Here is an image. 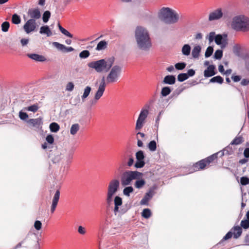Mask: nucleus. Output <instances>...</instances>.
I'll list each match as a JSON object with an SVG mask.
<instances>
[{
    "mask_svg": "<svg viewBox=\"0 0 249 249\" xmlns=\"http://www.w3.org/2000/svg\"><path fill=\"white\" fill-rule=\"evenodd\" d=\"M119 180L117 179H112L108 183L106 198V202L108 206L111 204L113 196L119 190Z\"/></svg>",
    "mask_w": 249,
    "mask_h": 249,
    "instance_id": "6",
    "label": "nucleus"
},
{
    "mask_svg": "<svg viewBox=\"0 0 249 249\" xmlns=\"http://www.w3.org/2000/svg\"><path fill=\"white\" fill-rule=\"evenodd\" d=\"M244 155L245 158H249V148H246L244 151Z\"/></svg>",
    "mask_w": 249,
    "mask_h": 249,
    "instance_id": "64",
    "label": "nucleus"
},
{
    "mask_svg": "<svg viewBox=\"0 0 249 249\" xmlns=\"http://www.w3.org/2000/svg\"><path fill=\"white\" fill-rule=\"evenodd\" d=\"M27 14L30 18V19H34L35 21L40 19L41 16V12L38 8L29 9Z\"/></svg>",
    "mask_w": 249,
    "mask_h": 249,
    "instance_id": "14",
    "label": "nucleus"
},
{
    "mask_svg": "<svg viewBox=\"0 0 249 249\" xmlns=\"http://www.w3.org/2000/svg\"><path fill=\"white\" fill-rule=\"evenodd\" d=\"M223 79L220 76H216L213 77L210 80V82L212 83H218L219 84H222L223 82Z\"/></svg>",
    "mask_w": 249,
    "mask_h": 249,
    "instance_id": "35",
    "label": "nucleus"
},
{
    "mask_svg": "<svg viewBox=\"0 0 249 249\" xmlns=\"http://www.w3.org/2000/svg\"><path fill=\"white\" fill-rule=\"evenodd\" d=\"M60 32L64 35L70 38H72L73 37V35L64 28H63Z\"/></svg>",
    "mask_w": 249,
    "mask_h": 249,
    "instance_id": "58",
    "label": "nucleus"
},
{
    "mask_svg": "<svg viewBox=\"0 0 249 249\" xmlns=\"http://www.w3.org/2000/svg\"><path fill=\"white\" fill-rule=\"evenodd\" d=\"M243 142V138L242 136L236 137L233 141L231 142V144L232 145H238L241 144Z\"/></svg>",
    "mask_w": 249,
    "mask_h": 249,
    "instance_id": "33",
    "label": "nucleus"
},
{
    "mask_svg": "<svg viewBox=\"0 0 249 249\" xmlns=\"http://www.w3.org/2000/svg\"><path fill=\"white\" fill-rule=\"evenodd\" d=\"M134 191V189L132 187L128 186L124 188L123 190L124 194L127 196H130V194Z\"/></svg>",
    "mask_w": 249,
    "mask_h": 249,
    "instance_id": "39",
    "label": "nucleus"
},
{
    "mask_svg": "<svg viewBox=\"0 0 249 249\" xmlns=\"http://www.w3.org/2000/svg\"><path fill=\"white\" fill-rule=\"evenodd\" d=\"M106 86V84L105 83V78L103 77L101 79L98 90L95 94L94 100L95 101H98L102 96L105 90Z\"/></svg>",
    "mask_w": 249,
    "mask_h": 249,
    "instance_id": "13",
    "label": "nucleus"
},
{
    "mask_svg": "<svg viewBox=\"0 0 249 249\" xmlns=\"http://www.w3.org/2000/svg\"><path fill=\"white\" fill-rule=\"evenodd\" d=\"M142 176L143 175H141L139 177L138 179H135L136 180L134 183V186L135 188L137 189H141L146 184L145 180L142 178Z\"/></svg>",
    "mask_w": 249,
    "mask_h": 249,
    "instance_id": "20",
    "label": "nucleus"
},
{
    "mask_svg": "<svg viewBox=\"0 0 249 249\" xmlns=\"http://www.w3.org/2000/svg\"><path fill=\"white\" fill-rule=\"evenodd\" d=\"M114 61V57H111L89 62L88 66L95 69L97 72H107L110 70L107 76L106 81L107 84L113 83L118 80L122 71V68L120 66L115 65L112 67Z\"/></svg>",
    "mask_w": 249,
    "mask_h": 249,
    "instance_id": "1",
    "label": "nucleus"
},
{
    "mask_svg": "<svg viewBox=\"0 0 249 249\" xmlns=\"http://www.w3.org/2000/svg\"><path fill=\"white\" fill-rule=\"evenodd\" d=\"M186 66L185 62L178 63L175 64V67L177 70H182L184 69Z\"/></svg>",
    "mask_w": 249,
    "mask_h": 249,
    "instance_id": "45",
    "label": "nucleus"
},
{
    "mask_svg": "<svg viewBox=\"0 0 249 249\" xmlns=\"http://www.w3.org/2000/svg\"><path fill=\"white\" fill-rule=\"evenodd\" d=\"M188 78L186 73H182L178 75V80L179 82H183Z\"/></svg>",
    "mask_w": 249,
    "mask_h": 249,
    "instance_id": "41",
    "label": "nucleus"
},
{
    "mask_svg": "<svg viewBox=\"0 0 249 249\" xmlns=\"http://www.w3.org/2000/svg\"><path fill=\"white\" fill-rule=\"evenodd\" d=\"M148 114L149 111L148 109L145 108L142 109L136 121L135 130L140 131L142 129L146 122V119Z\"/></svg>",
    "mask_w": 249,
    "mask_h": 249,
    "instance_id": "8",
    "label": "nucleus"
},
{
    "mask_svg": "<svg viewBox=\"0 0 249 249\" xmlns=\"http://www.w3.org/2000/svg\"><path fill=\"white\" fill-rule=\"evenodd\" d=\"M220 44L221 48L224 49L226 47L228 44V36L227 34H223V37Z\"/></svg>",
    "mask_w": 249,
    "mask_h": 249,
    "instance_id": "34",
    "label": "nucleus"
},
{
    "mask_svg": "<svg viewBox=\"0 0 249 249\" xmlns=\"http://www.w3.org/2000/svg\"><path fill=\"white\" fill-rule=\"evenodd\" d=\"M171 92V89L170 87H165L162 88L161 90V95L163 97H165L169 94H170Z\"/></svg>",
    "mask_w": 249,
    "mask_h": 249,
    "instance_id": "32",
    "label": "nucleus"
},
{
    "mask_svg": "<svg viewBox=\"0 0 249 249\" xmlns=\"http://www.w3.org/2000/svg\"><path fill=\"white\" fill-rule=\"evenodd\" d=\"M154 193V190L153 189H150L149 191L145 194L143 198L141 200L140 204L141 205H147L148 201L153 197Z\"/></svg>",
    "mask_w": 249,
    "mask_h": 249,
    "instance_id": "17",
    "label": "nucleus"
},
{
    "mask_svg": "<svg viewBox=\"0 0 249 249\" xmlns=\"http://www.w3.org/2000/svg\"><path fill=\"white\" fill-rule=\"evenodd\" d=\"M148 148L151 151H155L157 149V143L155 141H151L148 144Z\"/></svg>",
    "mask_w": 249,
    "mask_h": 249,
    "instance_id": "38",
    "label": "nucleus"
},
{
    "mask_svg": "<svg viewBox=\"0 0 249 249\" xmlns=\"http://www.w3.org/2000/svg\"><path fill=\"white\" fill-rule=\"evenodd\" d=\"M79 125L78 124H75L71 125L70 129V133L71 135H74L79 130Z\"/></svg>",
    "mask_w": 249,
    "mask_h": 249,
    "instance_id": "30",
    "label": "nucleus"
},
{
    "mask_svg": "<svg viewBox=\"0 0 249 249\" xmlns=\"http://www.w3.org/2000/svg\"><path fill=\"white\" fill-rule=\"evenodd\" d=\"M60 193L59 190H57L53 196L52 203L51 206V212L52 213H53L58 204L59 198H60Z\"/></svg>",
    "mask_w": 249,
    "mask_h": 249,
    "instance_id": "15",
    "label": "nucleus"
},
{
    "mask_svg": "<svg viewBox=\"0 0 249 249\" xmlns=\"http://www.w3.org/2000/svg\"><path fill=\"white\" fill-rule=\"evenodd\" d=\"M223 16V13L221 8H218L211 12L209 15L208 20L210 21L217 20Z\"/></svg>",
    "mask_w": 249,
    "mask_h": 249,
    "instance_id": "11",
    "label": "nucleus"
},
{
    "mask_svg": "<svg viewBox=\"0 0 249 249\" xmlns=\"http://www.w3.org/2000/svg\"><path fill=\"white\" fill-rule=\"evenodd\" d=\"M240 84L243 86L249 85V78L243 79L241 80Z\"/></svg>",
    "mask_w": 249,
    "mask_h": 249,
    "instance_id": "60",
    "label": "nucleus"
},
{
    "mask_svg": "<svg viewBox=\"0 0 249 249\" xmlns=\"http://www.w3.org/2000/svg\"><path fill=\"white\" fill-rule=\"evenodd\" d=\"M241 50V47L240 44H236L233 46L232 51L234 53H238Z\"/></svg>",
    "mask_w": 249,
    "mask_h": 249,
    "instance_id": "49",
    "label": "nucleus"
},
{
    "mask_svg": "<svg viewBox=\"0 0 249 249\" xmlns=\"http://www.w3.org/2000/svg\"><path fill=\"white\" fill-rule=\"evenodd\" d=\"M39 24V22L35 21L34 19H29L25 22L23 28L26 33L29 34L36 31Z\"/></svg>",
    "mask_w": 249,
    "mask_h": 249,
    "instance_id": "9",
    "label": "nucleus"
},
{
    "mask_svg": "<svg viewBox=\"0 0 249 249\" xmlns=\"http://www.w3.org/2000/svg\"><path fill=\"white\" fill-rule=\"evenodd\" d=\"M135 37L138 47L143 51L149 50L152 46L151 39L147 31L142 27H137Z\"/></svg>",
    "mask_w": 249,
    "mask_h": 249,
    "instance_id": "2",
    "label": "nucleus"
},
{
    "mask_svg": "<svg viewBox=\"0 0 249 249\" xmlns=\"http://www.w3.org/2000/svg\"><path fill=\"white\" fill-rule=\"evenodd\" d=\"M214 66L211 65L208 67L207 69L204 71V75L205 77H211L216 74L215 72Z\"/></svg>",
    "mask_w": 249,
    "mask_h": 249,
    "instance_id": "18",
    "label": "nucleus"
},
{
    "mask_svg": "<svg viewBox=\"0 0 249 249\" xmlns=\"http://www.w3.org/2000/svg\"><path fill=\"white\" fill-rule=\"evenodd\" d=\"M201 51V47L199 45L196 46L194 47L192 52V55L194 58H198L199 56V53Z\"/></svg>",
    "mask_w": 249,
    "mask_h": 249,
    "instance_id": "26",
    "label": "nucleus"
},
{
    "mask_svg": "<svg viewBox=\"0 0 249 249\" xmlns=\"http://www.w3.org/2000/svg\"><path fill=\"white\" fill-rule=\"evenodd\" d=\"M151 213L149 209H144L142 212V216L145 218H148L150 217Z\"/></svg>",
    "mask_w": 249,
    "mask_h": 249,
    "instance_id": "40",
    "label": "nucleus"
},
{
    "mask_svg": "<svg viewBox=\"0 0 249 249\" xmlns=\"http://www.w3.org/2000/svg\"><path fill=\"white\" fill-rule=\"evenodd\" d=\"M223 55V52L222 50H216L214 54V57L216 59H220L221 58Z\"/></svg>",
    "mask_w": 249,
    "mask_h": 249,
    "instance_id": "47",
    "label": "nucleus"
},
{
    "mask_svg": "<svg viewBox=\"0 0 249 249\" xmlns=\"http://www.w3.org/2000/svg\"><path fill=\"white\" fill-rule=\"evenodd\" d=\"M128 157H129V160H128V161L127 162V165L128 166H131L133 164V163H134V158L133 157V156L132 155H129L128 156Z\"/></svg>",
    "mask_w": 249,
    "mask_h": 249,
    "instance_id": "61",
    "label": "nucleus"
},
{
    "mask_svg": "<svg viewBox=\"0 0 249 249\" xmlns=\"http://www.w3.org/2000/svg\"><path fill=\"white\" fill-rule=\"evenodd\" d=\"M231 78L234 82H238L241 80V76L233 74Z\"/></svg>",
    "mask_w": 249,
    "mask_h": 249,
    "instance_id": "59",
    "label": "nucleus"
},
{
    "mask_svg": "<svg viewBox=\"0 0 249 249\" xmlns=\"http://www.w3.org/2000/svg\"><path fill=\"white\" fill-rule=\"evenodd\" d=\"M181 52L184 55L188 56L190 54L191 52V47L188 44H185L183 46L181 50Z\"/></svg>",
    "mask_w": 249,
    "mask_h": 249,
    "instance_id": "27",
    "label": "nucleus"
},
{
    "mask_svg": "<svg viewBox=\"0 0 249 249\" xmlns=\"http://www.w3.org/2000/svg\"><path fill=\"white\" fill-rule=\"evenodd\" d=\"M19 117L22 120H25L28 118V115L27 113L20 111L19 112Z\"/></svg>",
    "mask_w": 249,
    "mask_h": 249,
    "instance_id": "54",
    "label": "nucleus"
},
{
    "mask_svg": "<svg viewBox=\"0 0 249 249\" xmlns=\"http://www.w3.org/2000/svg\"><path fill=\"white\" fill-rule=\"evenodd\" d=\"M232 231H230L223 237V238L222 239V241H225L229 239H231L232 237Z\"/></svg>",
    "mask_w": 249,
    "mask_h": 249,
    "instance_id": "56",
    "label": "nucleus"
},
{
    "mask_svg": "<svg viewBox=\"0 0 249 249\" xmlns=\"http://www.w3.org/2000/svg\"><path fill=\"white\" fill-rule=\"evenodd\" d=\"M141 175H143V174L137 171H125L122 176L121 179V184L123 186L130 185L133 180L138 179Z\"/></svg>",
    "mask_w": 249,
    "mask_h": 249,
    "instance_id": "7",
    "label": "nucleus"
},
{
    "mask_svg": "<svg viewBox=\"0 0 249 249\" xmlns=\"http://www.w3.org/2000/svg\"><path fill=\"white\" fill-rule=\"evenodd\" d=\"M114 204L115 205L121 206L122 204V199L118 196H115L114 198Z\"/></svg>",
    "mask_w": 249,
    "mask_h": 249,
    "instance_id": "53",
    "label": "nucleus"
},
{
    "mask_svg": "<svg viewBox=\"0 0 249 249\" xmlns=\"http://www.w3.org/2000/svg\"><path fill=\"white\" fill-rule=\"evenodd\" d=\"M91 90V88L89 86H87L85 88L83 94L81 96V98L83 101H84L85 99L88 97Z\"/></svg>",
    "mask_w": 249,
    "mask_h": 249,
    "instance_id": "28",
    "label": "nucleus"
},
{
    "mask_svg": "<svg viewBox=\"0 0 249 249\" xmlns=\"http://www.w3.org/2000/svg\"><path fill=\"white\" fill-rule=\"evenodd\" d=\"M34 227L36 230L39 231L42 228V223L39 220L36 221L34 223Z\"/></svg>",
    "mask_w": 249,
    "mask_h": 249,
    "instance_id": "55",
    "label": "nucleus"
},
{
    "mask_svg": "<svg viewBox=\"0 0 249 249\" xmlns=\"http://www.w3.org/2000/svg\"><path fill=\"white\" fill-rule=\"evenodd\" d=\"M90 55V53L88 50H84L79 53V57L81 58H87Z\"/></svg>",
    "mask_w": 249,
    "mask_h": 249,
    "instance_id": "42",
    "label": "nucleus"
},
{
    "mask_svg": "<svg viewBox=\"0 0 249 249\" xmlns=\"http://www.w3.org/2000/svg\"><path fill=\"white\" fill-rule=\"evenodd\" d=\"M231 231H233V238L237 239L239 238L242 234V229L240 226H234L231 229Z\"/></svg>",
    "mask_w": 249,
    "mask_h": 249,
    "instance_id": "19",
    "label": "nucleus"
},
{
    "mask_svg": "<svg viewBox=\"0 0 249 249\" xmlns=\"http://www.w3.org/2000/svg\"><path fill=\"white\" fill-rule=\"evenodd\" d=\"M51 17V12L49 11H46L43 14L42 20L44 23H47Z\"/></svg>",
    "mask_w": 249,
    "mask_h": 249,
    "instance_id": "37",
    "label": "nucleus"
},
{
    "mask_svg": "<svg viewBox=\"0 0 249 249\" xmlns=\"http://www.w3.org/2000/svg\"><path fill=\"white\" fill-rule=\"evenodd\" d=\"M53 44L57 49L64 53L71 52L74 51V49L72 47H66L64 45L57 42H53Z\"/></svg>",
    "mask_w": 249,
    "mask_h": 249,
    "instance_id": "16",
    "label": "nucleus"
},
{
    "mask_svg": "<svg viewBox=\"0 0 249 249\" xmlns=\"http://www.w3.org/2000/svg\"><path fill=\"white\" fill-rule=\"evenodd\" d=\"M12 22L15 24H18L21 22L20 17L16 14H14L12 17Z\"/></svg>",
    "mask_w": 249,
    "mask_h": 249,
    "instance_id": "36",
    "label": "nucleus"
},
{
    "mask_svg": "<svg viewBox=\"0 0 249 249\" xmlns=\"http://www.w3.org/2000/svg\"><path fill=\"white\" fill-rule=\"evenodd\" d=\"M213 48L211 46H209L205 52V56L206 57H210L213 53Z\"/></svg>",
    "mask_w": 249,
    "mask_h": 249,
    "instance_id": "46",
    "label": "nucleus"
},
{
    "mask_svg": "<svg viewBox=\"0 0 249 249\" xmlns=\"http://www.w3.org/2000/svg\"><path fill=\"white\" fill-rule=\"evenodd\" d=\"M240 183L242 185H247L249 184V178L246 177H241L240 178Z\"/></svg>",
    "mask_w": 249,
    "mask_h": 249,
    "instance_id": "48",
    "label": "nucleus"
},
{
    "mask_svg": "<svg viewBox=\"0 0 249 249\" xmlns=\"http://www.w3.org/2000/svg\"><path fill=\"white\" fill-rule=\"evenodd\" d=\"M241 226L245 229L249 228V221L247 219L242 220L241 222Z\"/></svg>",
    "mask_w": 249,
    "mask_h": 249,
    "instance_id": "51",
    "label": "nucleus"
},
{
    "mask_svg": "<svg viewBox=\"0 0 249 249\" xmlns=\"http://www.w3.org/2000/svg\"><path fill=\"white\" fill-rule=\"evenodd\" d=\"M1 30L4 32H6L8 31L10 27V24L8 21H4L1 24Z\"/></svg>",
    "mask_w": 249,
    "mask_h": 249,
    "instance_id": "43",
    "label": "nucleus"
},
{
    "mask_svg": "<svg viewBox=\"0 0 249 249\" xmlns=\"http://www.w3.org/2000/svg\"><path fill=\"white\" fill-rule=\"evenodd\" d=\"M74 87L73 83L71 82H70L67 83L66 87V90L69 91H71L73 90Z\"/></svg>",
    "mask_w": 249,
    "mask_h": 249,
    "instance_id": "52",
    "label": "nucleus"
},
{
    "mask_svg": "<svg viewBox=\"0 0 249 249\" xmlns=\"http://www.w3.org/2000/svg\"><path fill=\"white\" fill-rule=\"evenodd\" d=\"M223 37V35H217L215 36V42L216 44L219 45L221 44V41Z\"/></svg>",
    "mask_w": 249,
    "mask_h": 249,
    "instance_id": "50",
    "label": "nucleus"
},
{
    "mask_svg": "<svg viewBox=\"0 0 249 249\" xmlns=\"http://www.w3.org/2000/svg\"><path fill=\"white\" fill-rule=\"evenodd\" d=\"M136 162L134 166L137 168H140L143 167L145 165V162L144 161V155L143 152L142 150L138 151L136 153Z\"/></svg>",
    "mask_w": 249,
    "mask_h": 249,
    "instance_id": "12",
    "label": "nucleus"
},
{
    "mask_svg": "<svg viewBox=\"0 0 249 249\" xmlns=\"http://www.w3.org/2000/svg\"><path fill=\"white\" fill-rule=\"evenodd\" d=\"M214 39H215V33L211 32L209 35V40L210 42H212Z\"/></svg>",
    "mask_w": 249,
    "mask_h": 249,
    "instance_id": "63",
    "label": "nucleus"
},
{
    "mask_svg": "<svg viewBox=\"0 0 249 249\" xmlns=\"http://www.w3.org/2000/svg\"><path fill=\"white\" fill-rule=\"evenodd\" d=\"M27 56L31 59L36 61L42 62L45 60L44 56L36 53L28 54Z\"/></svg>",
    "mask_w": 249,
    "mask_h": 249,
    "instance_id": "21",
    "label": "nucleus"
},
{
    "mask_svg": "<svg viewBox=\"0 0 249 249\" xmlns=\"http://www.w3.org/2000/svg\"><path fill=\"white\" fill-rule=\"evenodd\" d=\"M39 33L46 35L47 36H50L52 35V32L47 25L41 26L40 28Z\"/></svg>",
    "mask_w": 249,
    "mask_h": 249,
    "instance_id": "22",
    "label": "nucleus"
},
{
    "mask_svg": "<svg viewBox=\"0 0 249 249\" xmlns=\"http://www.w3.org/2000/svg\"><path fill=\"white\" fill-rule=\"evenodd\" d=\"M46 140L50 144H53L54 142V138L52 135H48L46 138Z\"/></svg>",
    "mask_w": 249,
    "mask_h": 249,
    "instance_id": "57",
    "label": "nucleus"
},
{
    "mask_svg": "<svg viewBox=\"0 0 249 249\" xmlns=\"http://www.w3.org/2000/svg\"><path fill=\"white\" fill-rule=\"evenodd\" d=\"M69 165H65L63 166H61L60 169V172L62 173V176L66 175L69 171Z\"/></svg>",
    "mask_w": 249,
    "mask_h": 249,
    "instance_id": "44",
    "label": "nucleus"
},
{
    "mask_svg": "<svg viewBox=\"0 0 249 249\" xmlns=\"http://www.w3.org/2000/svg\"><path fill=\"white\" fill-rule=\"evenodd\" d=\"M33 238H35L36 236L32 233H28L25 238L21 242L18 243L13 249H18L21 248H27L28 246L32 243L31 240Z\"/></svg>",
    "mask_w": 249,
    "mask_h": 249,
    "instance_id": "10",
    "label": "nucleus"
},
{
    "mask_svg": "<svg viewBox=\"0 0 249 249\" xmlns=\"http://www.w3.org/2000/svg\"><path fill=\"white\" fill-rule=\"evenodd\" d=\"M39 108V106L37 104H34L31 106L24 108V110L33 112H36Z\"/></svg>",
    "mask_w": 249,
    "mask_h": 249,
    "instance_id": "31",
    "label": "nucleus"
},
{
    "mask_svg": "<svg viewBox=\"0 0 249 249\" xmlns=\"http://www.w3.org/2000/svg\"><path fill=\"white\" fill-rule=\"evenodd\" d=\"M159 17L167 24L176 23L180 18L178 12L169 7H162L159 13Z\"/></svg>",
    "mask_w": 249,
    "mask_h": 249,
    "instance_id": "3",
    "label": "nucleus"
},
{
    "mask_svg": "<svg viewBox=\"0 0 249 249\" xmlns=\"http://www.w3.org/2000/svg\"><path fill=\"white\" fill-rule=\"evenodd\" d=\"M50 129L52 132H57L60 129L59 124L56 123H52L50 124Z\"/></svg>",
    "mask_w": 249,
    "mask_h": 249,
    "instance_id": "29",
    "label": "nucleus"
},
{
    "mask_svg": "<svg viewBox=\"0 0 249 249\" xmlns=\"http://www.w3.org/2000/svg\"><path fill=\"white\" fill-rule=\"evenodd\" d=\"M107 46V42L105 40H102L98 43L95 49L97 51H101L106 49Z\"/></svg>",
    "mask_w": 249,
    "mask_h": 249,
    "instance_id": "25",
    "label": "nucleus"
},
{
    "mask_svg": "<svg viewBox=\"0 0 249 249\" xmlns=\"http://www.w3.org/2000/svg\"><path fill=\"white\" fill-rule=\"evenodd\" d=\"M27 122L33 126H39L42 123L41 118L30 119Z\"/></svg>",
    "mask_w": 249,
    "mask_h": 249,
    "instance_id": "24",
    "label": "nucleus"
},
{
    "mask_svg": "<svg viewBox=\"0 0 249 249\" xmlns=\"http://www.w3.org/2000/svg\"><path fill=\"white\" fill-rule=\"evenodd\" d=\"M78 232L82 235H84L86 233V230L85 228L83 227L82 226H79L78 228Z\"/></svg>",
    "mask_w": 249,
    "mask_h": 249,
    "instance_id": "62",
    "label": "nucleus"
},
{
    "mask_svg": "<svg viewBox=\"0 0 249 249\" xmlns=\"http://www.w3.org/2000/svg\"><path fill=\"white\" fill-rule=\"evenodd\" d=\"M232 28L237 31H249V18L244 16H238L233 18Z\"/></svg>",
    "mask_w": 249,
    "mask_h": 249,
    "instance_id": "4",
    "label": "nucleus"
},
{
    "mask_svg": "<svg viewBox=\"0 0 249 249\" xmlns=\"http://www.w3.org/2000/svg\"><path fill=\"white\" fill-rule=\"evenodd\" d=\"M163 82L165 84L173 85L176 82L175 76L172 75H167L164 78Z\"/></svg>",
    "mask_w": 249,
    "mask_h": 249,
    "instance_id": "23",
    "label": "nucleus"
},
{
    "mask_svg": "<svg viewBox=\"0 0 249 249\" xmlns=\"http://www.w3.org/2000/svg\"><path fill=\"white\" fill-rule=\"evenodd\" d=\"M219 154L222 156L224 155V152H217L195 163L193 165L194 169L196 171L203 170L211 164L215 163L217 160L218 155Z\"/></svg>",
    "mask_w": 249,
    "mask_h": 249,
    "instance_id": "5",
    "label": "nucleus"
}]
</instances>
